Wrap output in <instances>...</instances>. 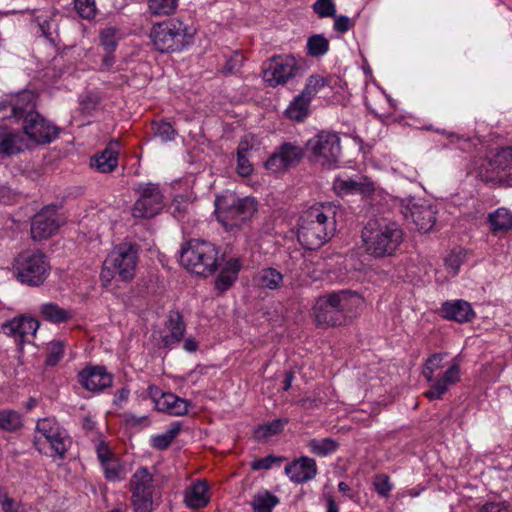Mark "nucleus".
<instances>
[{
  "mask_svg": "<svg viewBox=\"0 0 512 512\" xmlns=\"http://www.w3.org/2000/svg\"><path fill=\"white\" fill-rule=\"evenodd\" d=\"M375 184L366 176L351 178L344 174H339L333 181V190L340 196L359 194L364 198L370 197L375 192Z\"/></svg>",
  "mask_w": 512,
  "mask_h": 512,
  "instance_id": "nucleus-17",
  "label": "nucleus"
},
{
  "mask_svg": "<svg viewBox=\"0 0 512 512\" xmlns=\"http://www.w3.org/2000/svg\"><path fill=\"white\" fill-rule=\"evenodd\" d=\"M99 103V98L96 95L89 94L86 96V98L82 101V104L87 109L95 108Z\"/></svg>",
  "mask_w": 512,
  "mask_h": 512,
  "instance_id": "nucleus-64",
  "label": "nucleus"
},
{
  "mask_svg": "<svg viewBox=\"0 0 512 512\" xmlns=\"http://www.w3.org/2000/svg\"><path fill=\"white\" fill-rule=\"evenodd\" d=\"M236 279V276H232V274L221 270L220 274L215 280V288L220 292H224L232 286Z\"/></svg>",
  "mask_w": 512,
  "mask_h": 512,
  "instance_id": "nucleus-54",
  "label": "nucleus"
},
{
  "mask_svg": "<svg viewBox=\"0 0 512 512\" xmlns=\"http://www.w3.org/2000/svg\"><path fill=\"white\" fill-rule=\"evenodd\" d=\"M101 466L108 481H117L123 478V466L117 457L101 464Z\"/></svg>",
  "mask_w": 512,
  "mask_h": 512,
  "instance_id": "nucleus-46",
  "label": "nucleus"
},
{
  "mask_svg": "<svg viewBox=\"0 0 512 512\" xmlns=\"http://www.w3.org/2000/svg\"><path fill=\"white\" fill-rule=\"evenodd\" d=\"M23 426L22 415L11 409L0 410V430L15 432Z\"/></svg>",
  "mask_w": 512,
  "mask_h": 512,
  "instance_id": "nucleus-38",
  "label": "nucleus"
},
{
  "mask_svg": "<svg viewBox=\"0 0 512 512\" xmlns=\"http://www.w3.org/2000/svg\"><path fill=\"white\" fill-rule=\"evenodd\" d=\"M310 103L311 101L300 93L291 101L285 113L289 119L302 122L309 115Z\"/></svg>",
  "mask_w": 512,
  "mask_h": 512,
  "instance_id": "nucleus-32",
  "label": "nucleus"
},
{
  "mask_svg": "<svg viewBox=\"0 0 512 512\" xmlns=\"http://www.w3.org/2000/svg\"><path fill=\"white\" fill-rule=\"evenodd\" d=\"M312 310L314 321L318 326L330 327L344 324L343 316L334 303L332 294L319 297Z\"/></svg>",
  "mask_w": 512,
  "mask_h": 512,
  "instance_id": "nucleus-18",
  "label": "nucleus"
},
{
  "mask_svg": "<svg viewBox=\"0 0 512 512\" xmlns=\"http://www.w3.org/2000/svg\"><path fill=\"white\" fill-rule=\"evenodd\" d=\"M255 280L258 286L274 290L282 284L283 275L275 268H265L258 273Z\"/></svg>",
  "mask_w": 512,
  "mask_h": 512,
  "instance_id": "nucleus-37",
  "label": "nucleus"
},
{
  "mask_svg": "<svg viewBox=\"0 0 512 512\" xmlns=\"http://www.w3.org/2000/svg\"><path fill=\"white\" fill-rule=\"evenodd\" d=\"M298 65L291 55L275 56L265 63L263 78L271 87L283 85L296 76Z\"/></svg>",
  "mask_w": 512,
  "mask_h": 512,
  "instance_id": "nucleus-14",
  "label": "nucleus"
},
{
  "mask_svg": "<svg viewBox=\"0 0 512 512\" xmlns=\"http://www.w3.org/2000/svg\"><path fill=\"white\" fill-rule=\"evenodd\" d=\"M27 147L24 138L16 131L0 130V155L10 157L21 153Z\"/></svg>",
  "mask_w": 512,
  "mask_h": 512,
  "instance_id": "nucleus-28",
  "label": "nucleus"
},
{
  "mask_svg": "<svg viewBox=\"0 0 512 512\" xmlns=\"http://www.w3.org/2000/svg\"><path fill=\"white\" fill-rule=\"evenodd\" d=\"M283 460L282 457H276L273 455H268L264 458L256 459L251 463V468L253 470H268L273 464L279 463Z\"/></svg>",
  "mask_w": 512,
  "mask_h": 512,
  "instance_id": "nucleus-55",
  "label": "nucleus"
},
{
  "mask_svg": "<svg viewBox=\"0 0 512 512\" xmlns=\"http://www.w3.org/2000/svg\"><path fill=\"white\" fill-rule=\"evenodd\" d=\"M285 473L295 483L307 482L317 474L316 462L312 458L301 457L299 460L288 464L285 467Z\"/></svg>",
  "mask_w": 512,
  "mask_h": 512,
  "instance_id": "nucleus-23",
  "label": "nucleus"
},
{
  "mask_svg": "<svg viewBox=\"0 0 512 512\" xmlns=\"http://www.w3.org/2000/svg\"><path fill=\"white\" fill-rule=\"evenodd\" d=\"M64 354V344L59 340H53L48 345L46 364L54 366L59 363Z\"/></svg>",
  "mask_w": 512,
  "mask_h": 512,
  "instance_id": "nucleus-49",
  "label": "nucleus"
},
{
  "mask_svg": "<svg viewBox=\"0 0 512 512\" xmlns=\"http://www.w3.org/2000/svg\"><path fill=\"white\" fill-rule=\"evenodd\" d=\"M155 135L162 141H171L174 139L175 130L168 122H160L155 125Z\"/></svg>",
  "mask_w": 512,
  "mask_h": 512,
  "instance_id": "nucleus-53",
  "label": "nucleus"
},
{
  "mask_svg": "<svg viewBox=\"0 0 512 512\" xmlns=\"http://www.w3.org/2000/svg\"><path fill=\"white\" fill-rule=\"evenodd\" d=\"M242 264L237 258H230L224 268L222 269L225 272L232 274V276L238 277V273L241 270Z\"/></svg>",
  "mask_w": 512,
  "mask_h": 512,
  "instance_id": "nucleus-61",
  "label": "nucleus"
},
{
  "mask_svg": "<svg viewBox=\"0 0 512 512\" xmlns=\"http://www.w3.org/2000/svg\"><path fill=\"white\" fill-rule=\"evenodd\" d=\"M13 268L17 280L32 287L43 284L50 273L46 256L40 251L33 250L20 253L15 258Z\"/></svg>",
  "mask_w": 512,
  "mask_h": 512,
  "instance_id": "nucleus-7",
  "label": "nucleus"
},
{
  "mask_svg": "<svg viewBox=\"0 0 512 512\" xmlns=\"http://www.w3.org/2000/svg\"><path fill=\"white\" fill-rule=\"evenodd\" d=\"M166 334L162 337V344L165 347H171L182 340L185 334V324L178 311H170L165 323Z\"/></svg>",
  "mask_w": 512,
  "mask_h": 512,
  "instance_id": "nucleus-26",
  "label": "nucleus"
},
{
  "mask_svg": "<svg viewBox=\"0 0 512 512\" xmlns=\"http://www.w3.org/2000/svg\"><path fill=\"white\" fill-rule=\"evenodd\" d=\"M252 146L247 140H242L237 148V172L239 175L247 177L253 171V165L249 161V152Z\"/></svg>",
  "mask_w": 512,
  "mask_h": 512,
  "instance_id": "nucleus-36",
  "label": "nucleus"
},
{
  "mask_svg": "<svg viewBox=\"0 0 512 512\" xmlns=\"http://www.w3.org/2000/svg\"><path fill=\"white\" fill-rule=\"evenodd\" d=\"M39 314L44 320L53 324L65 323L73 317L70 309L63 308L53 302L41 304L39 306Z\"/></svg>",
  "mask_w": 512,
  "mask_h": 512,
  "instance_id": "nucleus-30",
  "label": "nucleus"
},
{
  "mask_svg": "<svg viewBox=\"0 0 512 512\" xmlns=\"http://www.w3.org/2000/svg\"><path fill=\"white\" fill-rule=\"evenodd\" d=\"M285 424L286 420L276 419L270 423L259 426L255 430L254 436L257 440H262L277 435L284 429Z\"/></svg>",
  "mask_w": 512,
  "mask_h": 512,
  "instance_id": "nucleus-43",
  "label": "nucleus"
},
{
  "mask_svg": "<svg viewBox=\"0 0 512 512\" xmlns=\"http://www.w3.org/2000/svg\"><path fill=\"white\" fill-rule=\"evenodd\" d=\"M180 262L191 273L207 277L218 268V250L210 242L192 239L182 248Z\"/></svg>",
  "mask_w": 512,
  "mask_h": 512,
  "instance_id": "nucleus-4",
  "label": "nucleus"
},
{
  "mask_svg": "<svg viewBox=\"0 0 512 512\" xmlns=\"http://www.w3.org/2000/svg\"><path fill=\"white\" fill-rule=\"evenodd\" d=\"M179 432L180 424L175 422L164 433L151 436L150 444L157 450H165L171 445Z\"/></svg>",
  "mask_w": 512,
  "mask_h": 512,
  "instance_id": "nucleus-39",
  "label": "nucleus"
},
{
  "mask_svg": "<svg viewBox=\"0 0 512 512\" xmlns=\"http://www.w3.org/2000/svg\"><path fill=\"white\" fill-rule=\"evenodd\" d=\"M400 206L406 221L420 233H428L434 228L438 211L430 201L409 197L403 199Z\"/></svg>",
  "mask_w": 512,
  "mask_h": 512,
  "instance_id": "nucleus-10",
  "label": "nucleus"
},
{
  "mask_svg": "<svg viewBox=\"0 0 512 512\" xmlns=\"http://www.w3.org/2000/svg\"><path fill=\"white\" fill-rule=\"evenodd\" d=\"M365 252L374 258L393 256L404 240L401 226L392 220L380 218L367 222L361 232Z\"/></svg>",
  "mask_w": 512,
  "mask_h": 512,
  "instance_id": "nucleus-2",
  "label": "nucleus"
},
{
  "mask_svg": "<svg viewBox=\"0 0 512 512\" xmlns=\"http://www.w3.org/2000/svg\"><path fill=\"white\" fill-rule=\"evenodd\" d=\"M0 504L4 512H21L20 505L7 494L0 492Z\"/></svg>",
  "mask_w": 512,
  "mask_h": 512,
  "instance_id": "nucleus-59",
  "label": "nucleus"
},
{
  "mask_svg": "<svg viewBox=\"0 0 512 512\" xmlns=\"http://www.w3.org/2000/svg\"><path fill=\"white\" fill-rule=\"evenodd\" d=\"M38 328L39 322L25 315L15 317L3 325L4 333L19 343L24 342L28 337L35 336Z\"/></svg>",
  "mask_w": 512,
  "mask_h": 512,
  "instance_id": "nucleus-20",
  "label": "nucleus"
},
{
  "mask_svg": "<svg viewBox=\"0 0 512 512\" xmlns=\"http://www.w3.org/2000/svg\"><path fill=\"white\" fill-rule=\"evenodd\" d=\"M257 210V202L253 197L238 198L232 192H226L215 200V212L218 220L224 223L229 221H245Z\"/></svg>",
  "mask_w": 512,
  "mask_h": 512,
  "instance_id": "nucleus-9",
  "label": "nucleus"
},
{
  "mask_svg": "<svg viewBox=\"0 0 512 512\" xmlns=\"http://www.w3.org/2000/svg\"><path fill=\"white\" fill-rule=\"evenodd\" d=\"M327 85H329V78L318 74L310 75L301 94L311 101Z\"/></svg>",
  "mask_w": 512,
  "mask_h": 512,
  "instance_id": "nucleus-40",
  "label": "nucleus"
},
{
  "mask_svg": "<svg viewBox=\"0 0 512 512\" xmlns=\"http://www.w3.org/2000/svg\"><path fill=\"white\" fill-rule=\"evenodd\" d=\"M136 192L139 197L132 207V216L134 218H152L162 210L163 194L158 184H140Z\"/></svg>",
  "mask_w": 512,
  "mask_h": 512,
  "instance_id": "nucleus-13",
  "label": "nucleus"
},
{
  "mask_svg": "<svg viewBox=\"0 0 512 512\" xmlns=\"http://www.w3.org/2000/svg\"><path fill=\"white\" fill-rule=\"evenodd\" d=\"M130 391L127 388H122L118 390L114 396L113 403L117 406H121L125 403L129 398Z\"/></svg>",
  "mask_w": 512,
  "mask_h": 512,
  "instance_id": "nucleus-62",
  "label": "nucleus"
},
{
  "mask_svg": "<svg viewBox=\"0 0 512 512\" xmlns=\"http://www.w3.org/2000/svg\"><path fill=\"white\" fill-rule=\"evenodd\" d=\"M208 487L205 482L193 484L185 492V503L192 509H199L207 505L209 502Z\"/></svg>",
  "mask_w": 512,
  "mask_h": 512,
  "instance_id": "nucleus-31",
  "label": "nucleus"
},
{
  "mask_svg": "<svg viewBox=\"0 0 512 512\" xmlns=\"http://www.w3.org/2000/svg\"><path fill=\"white\" fill-rule=\"evenodd\" d=\"M77 13L84 19H93L97 13L95 0H74Z\"/></svg>",
  "mask_w": 512,
  "mask_h": 512,
  "instance_id": "nucleus-48",
  "label": "nucleus"
},
{
  "mask_svg": "<svg viewBox=\"0 0 512 512\" xmlns=\"http://www.w3.org/2000/svg\"><path fill=\"white\" fill-rule=\"evenodd\" d=\"M156 494L132 493L131 503L134 512H152Z\"/></svg>",
  "mask_w": 512,
  "mask_h": 512,
  "instance_id": "nucleus-42",
  "label": "nucleus"
},
{
  "mask_svg": "<svg viewBox=\"0 0 512 512\" xmlns=\"http://www.w3.org/2000/svg\"><path fill=\"white\" fill-rule=\"evenodd\" d=\"M308 54L313 57L322 56L329 49L328 40L322 35H313L307 40Z\"/></svg>",
  "mask_w": 512,
  "mask_h": 512,
  "instance_id": "nucleus-44",
  "label": "nucleus"
},
{
  "mask_svg": "<svg viewBox=\"0 0 512 512\" xmlns=\"http://www.w3.org/2000/svg\"><path fill=\"white\" fill-rule=\"evenodd\" d=\"M488 220L493 233L506 232L512 228V213L506 208H498L490 213Z\"/></svg>",
  "mask_w": 512,
  "mask_h": 512,
  "instance_id": "nucleus-33",
  "label": "nucleus"
},
{
  "mask_svg": "<svg viewBox=\"0 0 512 512\" xmlns=\"http://www.w3.org/2000/svg\"><path fill=\"white\" fill-rule=\"evenodd\" d=\"M114 63L115 57L112 55V52H106L102 59L101 70H109Z\"/></svg>",
  "mask_w": 512,
  "mask_h": 512,
  "instance_id": "nucleus-63",
  "label": "nucleus"
},
{
  "mask_svg": "<svg viewBox=\"0 0 512 512\" xmlns=\"http://www.w3.org/2000/svg\"><path fill=\"white\" fill-rule=\"evenodd\" d=\"M460 379V366L457 363H453L437 378L432 377V381H427L429 389L424 392V395L431 401L440 400L450 387L457 384Z\"/></svg>",
  "mask_w": 512,
  "mask_h": 512,
  "instance_id": "nucleus-19",
  "label": "nucleus"
},
{
  "mask_svg": "<svg viewBox=\"0 0 512 512\" xmlns=\"http://www.w3.org/2000/svg\"><path fill=\"white\" fill-rule=\"evenodd\" d=\"M21 106L19 104L17 105H10L2 103L0 104V121H3L10 117H15L20 114Z\"/></svg>",
  "mask_w": 512,
  "mask_h": 512,
  "instance_id": "nucleus-58",
  "label": "nucleus"
},
{
  "mask_svg": "<svg viewBox=\"0 0 512 512\" xmlns=\"http://www.w3.org/2000/svg\"><path fill=\"white\" fill-rule=\"evenodd\" d=\"M81 385L92 392H99L111 386L112 375L103 366H88L78 375Z\"/></svg>",
  "mask_w": 512,
  "mask_h": 512,
  "instance_id": "nucleus-21",
  "label": "nucleus"
},
{
  "mask_svg": "<svg viewBox=\"0 0 512 512\" xmlns=\"http://www.w3.org/2000/svg\"><path fill=\"white\" fill-rule=\"evenodd\" d=\"M131 493L156 494V487L152 474L147 468H138L130 479Z\"/></svg>",
  "mask_w": 512,
  "mask_h": 512,
  "instance_id": "nucleus-29",
  "label": "nucleus"
},
{
  "mask_svg": "<svg viewBox=\"0 0 512 512\" xmlns=\"http://www.w3.org/2000/svg\"><path fill=\"white\" fill-rule=\"evenodd\" d=\"M303 157V149L296 143L285 142L278 146L265 162V167L274 172L286 171L297 165Z\"/></svg>",
  "mask_w": 512,
  "mask_h": 512,
  "instance_id": "nucleus-15",
  "label": "nucleus"
},
{
  "mask_svg": "<svg viewBox=\"0 0 512 512\" xmlns=\"http://www.w3.org/2000/svg\"><path fill=\"white\" fill-rule=\"evenodd\" d=\"M354 25V22L351 18L345 15L336 16L334 20V30L339 33H346L349 31Z\"/></svg>",
  "mask_w": 512,
  "mask_h": 512,
  "instance_id": "nucleus-56",
  "label": "nucleus"
},
{
  "mask_svg": "<svg viewBox=\"0 0 512 512\" xmlns=\"http://www.w3.org/2000/svg\"><path fill=\"white\" fill-rule=\"evenodd\" d=\"M34 445L41 453H47L46 445H48L51 455L64 458L71 446V438L56 419L48 417L37 421Z\"/></svg>",
  "mask_w": 512,
  "mask_h": 512,
  "instance_id": "nucleus-6",
  "label": "nucleus"
},
{
  "mask_svg": "<svg viewBox=\"0 0 512 512\" xmlns=\"http://www.w3.org/2000/svg\"><path fill=\"white\" fill-rule=\"evenodd\" d=\"M118 146V141H111L102 152L94 154L90 159L91 168L103 174L113 172L118 166Z\"/></svg>",
  "mask_w": 512,
  "mask_h": 512,
  "instance_id": "nucleus-22",
  "label": "nucleus"
},
{
  "mask_svg": "<svg viewBox=\"0 0 512 512\" xmlns=\"http://www.w3.org/2000/svg\"><path fill=\"white\" fill-rule=\"evenodd\" d=\"M306 148L314 163L326 169L338 166L341 146L336 133L321 131L307 141Z\"/></svg>",
  "mask_w": 512,
  "mask_h": 512,
  "instance_id": "nucleus-8",
  "label": "nucleus"
},
{
  "mask_svg": "<svg viewBox=\"0 0 512 512\" xmlns=\"http://www.w3.org/2000/svg\"><path fill=\"white\" fill-rule=\"evenodd\" d=\"M335 231L336 220L333 208L328 205L317 204L301 214L297 237L303 247L314 250L329 241Z\"/></svg>",
  "mask_w": 512,
  "mask_h": 512,
  "instance_id": "nucleus-1",
  "label": "nucleus"
},
{
  "mask_svg": "<svg viewBox=\"0 0 512 512\" xmlns=\"http://www.w3.org/2000/svg\"><path fill=\"white\" fill-rule=\"evenodd\" d=\"M440 312L448 320L469 322L475 314L471 305L464 300L447 301L442 304Z\"/></svg>",
  "mask_w": 512,
  "mask_h": 512,
  "instance_id": "nucleus-24",
  "label": "nucleus"
},
{
  "mask_svg": "<svg viewBox=\"0 0 512 512\" xmlns=\"http://www.w3.org/2000/svg\"><path fill=\"white\" fill-rule=\"evenodd\" d=\"M96 452H97V457L101 464L116 457L115 454L110 450L108 445L105 444L104 442H101L100 444H98Z\"/></svg>",
  "mask_w": 512,
  "mask_h": 512,
  "instance_id": "nucleus-60",
  "label": "nucleus"
},
{
  "mask_svg": "<svg viewBox=\"0 0 512 512\" xmlns=\"http://www.w3.org/2000/svg\"><path fill=\"white\" fill-rule=\"evenodd\" d=\"M62 223V219L55 207H45L38 212L31 223V236L33 240H46L55 235Z\"/></svg>",
  "mask_w": 512,
  "mask_h": 512,
  "instance_id": "nucleus-16",
  "label": "nucleus"
},
{
  "mask_svg": "<svg viewBox=\"0 0 512 512\" xmlns=\"http://www.w3.org/2000/svg\"><path fill=\"white\" fill-rule=\"evenodd\" d=\"M334 303L343 316L345 323L348 318H352L363 304V298L357 293L350 291H339L332 293Z\"/></svg>",
  "mask_w": 512,
  "mask_h": 512,
  "instance_id": "nucleus-25",
  "label": "nucleus"
},
{
  "mask_svg": "<svg viewBox=\"0 0 512 512\" xmlns=\"http://www.w3.org/2000/svg\"><path fill=\"white\" fill-rule=\"evenodd\" d=\"M310 451L318 456L325 457L336 451L338 444L330 439H312L308 443Z\"/></svg>",
  "mask_w": 512,
  "mask_h": 512,
  "instance_id": "nucleus-41",
  "label": "nucleus"
},
{
  "mask_svg": "<svg viewBox=\"0 0 512 512\" xmlns=\"http://www.w3.org/2000/svg\"><path fill=\"white\" fill-rule=\"evenodd\" d=\"M117 30L114 27H106L100 32V42L106 52H113L117 46Z\"/></svg>",
  "mask_w": 512,
  "mask_h": 512,
  "instance_id": "nucleus-47",
  "label": "nucleus"
},
{
  "mask_svg": "<svg viewBox=\"0 0 512 512\" xmlns=\"http://www.w3.org/2000/svg\"><path fill=\"white\" fill-rule=\"evenodd\" d=\"M279 504V498L267 490L257 492L252 499L254 512H271Z\"/></svg>",
  "mask_w": 512,
  "mask_h": 512,
  "instance_id": "nucleus-34",
  "label": "nucleus"
},
{
  "mask_svg": "<svg viewBox=\"0 0 512 512\" xmlns=\"http://www.w3.org/2000/svg\"><path fill=\"white\" fill-rule=\"evenodd\" d=\"M444 357L445 354L434 353L427 358L422 369V375L426 381H432V377H434L435 372L442 368Z\"/></svg>",
  "mask_w": 512,
  "mask_h": 512,
  "instance_id": "nucleus-45",
  "label": "nucleus"
},
{
  "mask_svg": "<svg viewBox=\"0 0 512 512\" xmlns=\"http://www.w3.org/2000/svg\"><path fill=\"white\" fill-rule=\"evenodd\" d=\"M313 10L320 18L335 17L336 15V5L333 0H316Z\"/></svg>",
  "mask_w": 512,
  "mask_h": 512,
  "instance_id": "nucleus-50",
  "label": "nucleus"
},
{
  "mask_svg": "<svg viewBox=\"0 0 512 512\" xmlns=\"http://www.w3.org/2000/svg\"><path fill=\"white\" fill-rule=\"evenodd\" d=\"M179 5V0H147L148 12L155 17L173 15Z\"/></svg>",
  "mask_w": 512,
  "mask_h": 512,
  "instance_id": "nucleus-35",
  "label": "nucleus"
},
{
  "mask_svg": "<svg viewBox=\"0 0 512 512\" xmlns=\"http://www.w3.org/2000/svg\"><path fill=\"white\" fill-rule=\"evenodd\" d=\"M155 408L160 412H165L170 415L182 416L187 414L190 403L172 393H162V395L155 399Z\"/></svg>",
  "mask_w": 512,
  "mask_h": 512,
  "instance_id": "nucleus-27",
  "label": "nucleus"
},
{
  "mask_svg": "<svg viewBox=\"0 0 512 512\" xmlns=\"http://www.w3.org/2000/svg\"><path fill=\"white\" fill-rule=\"evenodd\" d=\"M463 263V255L461 253L451 252L444 261L447 273L454 277L459 273L460 267Z\"/></svg>",
  "mask_w": 512,
  "mask_h": 512,
  "instance_id": "nucleus-51",
  "label": "nucleus"
},
{
  "mask_svg": "<svg viewBox=\"0 0 512 512\" xmlns=\"http://www.w3.org/2000/svg\"><path fill=\"white\" fill-rule=\"evenodd\" d=\"M16 118L22 120L23 133L36 144L51 143L59 134V129L35 111L33 106H21L20 114Z\"/></svg>",
  "mask_w": 512,
  "mask_h": 512,
  "instance_id": "nucleus-12",
  "label": "nucleus"
},
{
  "mask_svg": "<svg viewBox=\"0 0 512 512\" xmlns=\"http://www.w3.org/2000/svg\"><path fill=\"white\" fill-rule=\"evenodd\" d=\"M373 484L377 493L382 497H388L393 488L387 475L376 476Z\"/></svg>",
  "mask_w": 512,
  "mask_h": 512,
  "instance_id": "nucleus-52",
  "label": "nucleus"
},
{
  "mask_svg": "<svg viewBox=\"0 0 512 512\" xmlns=\"http://www.w3.org/2000/svg\"><path fill=\"white\" fill-rule=\"evenodd\" d=\"M137 262V247L127 242L120 243L106 257L101 278L106 283H109L116 276L122 281H129L135 276Z\"/></svg>",
  "mask_w": 512,
  "mask_h": 512,
  "instance_id": "nucleus-5",
  "label": "nucleus"
},
{
  "mask_svg": "<svg viewBox=\"0 0 512 512\" xmlns=\"http://www.w3.org/2000/svg\"><path fill=\"white\" fill-rule=\"evenodd\" d=\"M195 30L179 18L155 23L150 29V40L160 53L183 51L193 40Z\"/></svg>",
  "mask_w": 512,
  "mask_h": 512,
  "instance_id": "nucleus-3",
  "label": "nucleus"
},
{
  "mask_svg": "<svg viewBox=\"0 0 512 512\" xmlns=\"http://www.w3.org/2000/svg\"><path fill=\"white\" fill-rule=\"evenodd\" d=\"M478 172L485 182L512 187V147L498 149L481 163Z\"/></svg>",
  "mask_w": 512,
  "mask_h": 512,
  "instance_id": "nucleus-11",
  "label": "nucleus"
},
{
  "mask_svg": "<svg viewBox=\"0 0 512 512\" xmlns=\"http://www.w3.org/2000/svg\"><path fill=\"white\" fill-rule=\"evenodd\" d=\"M480 512H512V506L506 502H490L484 504Z\"/></svg>",
  "mask_w": 512,
  "mask_h": 512,
  "instance_id": "nucleus-57",
  "label": "nucleus"
}]
</instances>
